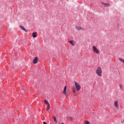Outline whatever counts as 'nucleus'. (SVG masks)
I'll return each mask as SVG.
<instances>
[{
	"instance_id": "1",
	"label": "nucleus",
	"mask_w": 124,
	"mask_h": 124,
	"mask_svg": "<svg viewBox=\"0 0 124 124\" xmlns=\"http://www.w3.org/2000/svg\"><path fill=\"white\" fill-rule=\"evenodd\" d=\"M96 73L98 76H99V77H101V76H102V70L101 69V67H98L97 68Z\"/></svg>"
},
{
	"instance_id": "5",
	"label": "nucleus",
	"mask_w": 124,
	"mask_h": 124,
	"mask_svg": "<svg viewBox=\"0 0 124 124\" xmlns=\"http://www.w3.org/2000/svg\"><path fill=\"white\" fill-rule=\"evenodd\" d=\"M102 4H103V5H104L105 7H109V6H110V4L109 3H104L103 2H101Z\"/></svg>"
},
{
	"instance_id": "18",
	"label": "nucleus",
	"mask_w": 124,
	"mask_h": 124,
	"mask_svg": "<svg viewBox=\"0 0 124 124\" xmlns=\"http://www.w3.org/2000/svg\"><path fill=\"white\" fill-rule=\"evenodd\" d=\"M86 124H90V122H86Z\"/></svg>"
},
{
	"instance_id": "16",
	"label": "nucleus",
	"mask_w": 124,
	"mask_h": 124,
	"mask_svg": "<svg viewBox=\"0 0 124 124\" xmlns=\"http://www.w3.org/2000/svg\"><path fill=\"white\" fill-rule=\"evenodd\" d=\"M120 88L121 90H123V85H122V84L120 85Z\"/></svg>"
},
{
	"instance_id": "10",
	"label": "nucleus",
	"mask_w": 124,
	"mask_h": 124,
	"mask_svg": "<svg viewBox=\"0 0 124 124\" xmlns=\"http://www.w3.org/2000/svg\"><path fill=\"white\" fill-rule=\"evenodd\" d=\"M20 28L21 29V30H22V31H26V32H28V30H26L25 28H24V27L22 26H20Z\"/></svg>"
},
{
	"instance_id": "12",
	"label": "nucleus",
	"mask_w": 124,
	"mask_h": 124,
	"mask_svg": "<svg viewBox=\"0 0 124 124\" xmlns=\"http://www.w3.org/2000/svg\"><path fill=\"white\" fill-rule=\"evenodd\" d=\"M76 88H75V87H73L72 89V92L74 93H76Z\"/></svg>"
},
{
	"instance_id": "15",
	"label": "nucleus",
	"mask_w": 124,
	"mask_h": 124,
	"mask_svg": "<svg viewBox=\"0 0 124 124\" xmlns=\"http://www.w3.org/2000/svg\"><path fill=\"white\" fill-rule=\"evenodd\" d=\"M67 119L69 121H72V120H73V118H72V117H68Z\"/></svg>"
},
{
	"instance_id": "2",
	"label": "nucleus",
	"mask_w": 124,
	"mask_h": 124,
	"mask_svg": "<svg viewBox=\"0 0 124 124\" xmlns=\"http://www.w3.org/2000/svg\"><path fill=\"white\" fill-rule=\"evenodd\" d=\"M75 87L77 89V91H78V92H79V91L81 90V86L79 85V83H78V82L76 81H75Z\"/></svg>"
},
{
	"instance_id": "7",
	"label": "nucleus",
	"mask_w": 124,
	"mask_h": 124,
	"mask_svg": "<svg viewBox=\"0 0 124 124\" xmlns=\"http://www.w3.org/2000/svg\"><path fill=\"white\" fill-rule=\"evenodd\" d=\"M69 43H70L71 44V45H72V46H75V45L76 44V42H75L73 40L69 41Z\"/></svg>"
},
{
	"instance_id": "13",
	"label": "nucleus",
	"mask_w": 124,
	"mask_h": 124,
	"mask_svg": "<svg viewBox=\"0 0 124 124\" xmlns=\"http://www.w3.org/2000/svg\"><path fill=\"white\" fill-rule=\"evenodd\" d=\"M44 103H45V104H47V105H50V104H49V102H48L47 100H45Z\"/></svg>"
},
{
	"instance_id": "9",
	"label": "nucleus",
	"mask_w": 124,
	"mask_h": 124,
	"mask_svg": "<svg viewBox=\"0 0 124 124\" xmlns=\"http://www.w3.org/2000/svg\"><path fill=\"white\" fill-rule=\"evenodd\" d=\"M38 62V58L37 57H35L33 60V63L36 64Z\"/></svg>"
},
{
	"instance_id": "14",
	"label": "nucleus",
	"mask_w": 124,
	"mask_h": 124,
	"mask_svg": "<svg viewBox=\"0 0 124 124\" xmlns=\"http://www.w3.org/2000/svg\"><path fill=\"white\" fill-rule=\"evenodd\" d=\"M49 109H50V105H47L46 108V111H48Z\"/></svg>"
},
{
	"instance_id": "8",
	"label": "nucleus",
	"mask_w": 124,
	"mask_h": 124,
	"mask_svg": "<svg viewBox=\"0 0 124 124\" xmlns=\"http://www.w3.org/2000/svg\"><path fill=\"white\" fill-rule=\"evenodd\" d=\"M76 29H77L78 31H84V28L81 27L76 26Z\"/></svg>"
},
{
	"instance_id": "19",
	"label": "nucleus",
	"mask_w": 124,
	"mask_h": 124,
	"mask_svg": "<svg viewBox=\"0 0 124 124\" xmlns=\"http://www.w3.org/2000/svg\"><path fill=\"white\" fill-rule=\"evenodd\" d=\"M43 124H47V123H46V122H44Z\"/></svg>"
},
{
	"instance_id": "6",
	"label": "nucleus",
	"mask_w": 124,
	"mask_h": 124,
	"mask_svg": "<svg viewBox=\"0 0 124 124\" xmlns=\"http://www.w3.org/2000/svg\"><path fill=\"white\" fill-rule=\"evenodd\" d=\"M63 93L65 95H67V92H66V86H64V88L63 91Z\"/></svg>"
},
{
	"instance_id": "4",
	"label": "nucleus",
	"mask_w": 124,
	"mask_h": 124,
	"mask_svg": "<svg viewBox=\"0 0 124 124\" xmlns=\"http://www.w3.org/2000/svg\"><path fill=\"white\" fill-rule=\"evenodd\" d=\"M114 106L116 109H118L119 108V103H118V101L114 102Z\"/></svg>"
},
{
	"instance_id": "17",
	"label": "nucleus",
	"mask_w": 124,
	"mask_h": 124,
	"mask_svg": "<svg viewBox=\"0 0 124 124\" xmlns=\"http://www.w3.org/2000/svg\"><path fill=\"white\" fill-rule=\"evenodd\" d=\"M54 122L57 123V119H56V117H54Z\"/></svg>"
},
{
	"instance_id": "3",
	"label": "nucleus",
	"mask_w": 124,
	"mask_h": 124,
	"mask_svg": "<svg viewBox=\"0 0 124 124\" xmlns=\"http://www.w3.org/2000/svg\"><path fill=\"white\" fill-rule=\"evenodd\" d=\"M93 49L94 53H95V54H99V50H98V49H97L95 46H93Z\"/></svg>"
},
{
	"instance_id": "11",
	"label": "nucleus",
	"mask_w": 124,
	"mask_h": 124,
	"mask_svg": "<svg viewBox=\"0 0 124 124\" xmlns=\"http://www.w3.org/2000/svg\"><path fill=\"white\" fill-rule=\"evenodd\" d=\"M37 33H36V32H33L32 33V35L33 37H34V38L37 37V35H36Z\"/></svg>"
},
{
	"instance_id": "20",
	"label": "nucleus",
	"mask_w": 124,
	"mask_h": 124,
	"mask_svg": "<svg viewBox=\"0 0 124 124\" xmlns=\"http://www.w3.org/2000/svg\"><path fill=\"white\" fill-rule=\"evenodd\" d=\"M61 124H63V123H62Z\"/></svg>"
}]
</instances>
